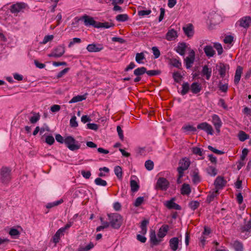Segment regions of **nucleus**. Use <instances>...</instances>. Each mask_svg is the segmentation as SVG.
<instances>
[{
    "label": "nucleus",
    "mask_w": 251,
    "mask_h": 251,
    "mask_svg": "<svg viewBox=\"0 0 251 251\" xmlns=\"http://www.w3.org/2000/svg\"><path fill=\"white\" fill-rule=\"evenodd\" d=\"M107 216L110 225L115 229H118L122 224V216L118 213L108 214Z\"/></svg>",
    "instance_id": "1"
},
{
    "label": "nucleus",
    "mask_w": 251,
    "mask_h": 251,
    "mask_svg": "<svg viewBox=\"0 0 251 251\" xmlns=\"http://www.w3.org/2000/svg\"><path fill=\"white\" fill-rule=\"evenodd\" d=\"M66 146L71 151H76L80 148V144L72 136H67L65 139Z\"/></svg>",
    "instance_id": "2"
},
{
    "label": "nucleus",
    "mask_w": 251,
    "mask_h": 251,
    "mask_svg": "<svg viewBox=\"0 0 251 251\" xmlns=\"http://www.w3.org/2000/svg\"><path fill=\"white\" fill-rule=\"evenodd\" d=\"M11 179V170L6 167H2L0 170V180L1 182L7 184Z\"/></svg>",
    "instance_id": "3"
},
{
    "label": "nucleus",
    "mask_w": 251,
    "mask_h": 251,
    "mask_svg": "<svg viewBox=\"0 0 251 251\" xmlns=\"http://www.w3.org/2000/svg\"><path fill=\"white\" fill-rule=\"evenodd\" d=\"M190 165L189 159L186 157L182 158L179 162V167L177 169L179 177H182L184 171L187 170Z\"/></svg>",
    "instance_id": "4"
},
{
    "label": "nucleus",
    "mask_w": 251,
    "mask_h": 251,
    "mask_svg": "<svg viewBox=\"0 0 251 251\" xmlns=\"http://www.w3.org/2000/svg\"><path fill=\"white\" fill-rule=\"evenodd\" d=\"M170 183L168 180L164 177H159L156 183L155 189L162 191H166L169 188Z\"/></svg>",
    "instance_id": "5"
},
{
    "label": "nucleus",
    "mask_w": 251,
    "mask_h": 251,
    "mask_svg": "<svg viewBox=\"0 0 251 251\" xmlns=\"http://www.w3.org/2000/svg\"><path fill=\"white\" fill-rule=\"evenodd\" d=\"M65 52V48L64 45H59L55 48L50 53L48 54L49 57H60Z\"/></svg>",
    "instance_id": "6"
},
{
    "label": "nucleus",
    "mask_w": 251,
    "mask_h": 251,
    "mask_svg": "<svg viewBox=\"0 0 251 251\" xmlns=\"http://www.w3.org/2000/svg\"><path fill=\"white\" fill-rule=\"evenodd\" d=\"M27 5L24 2H17L15 4H12L10 7V11L14 14H17L20 12L22 11L25 9Z\"/></svg>",
    "instance_id": "7"
},
{
    "label": "nucleus",
    "mask_w": 251,
    "mask_h": 251,
    "mask_svg": "<svg viewBox=\"0 0 251 251\" xmlns=\"http://www.w3.org/2000/svg\"><path fill=\"white\" fill-rule=\"evenodd\" d=\"M195 58V52L194 50H190L188 56L184 59V62L185 63L186 67L187 69L190 68L194 62Z\"/></svg>",
    "instance_id": "8"
},
{
    "label": "nucleus",
    "mask_w": 251,
    "mask_h": 251,
    "mask_svg": "<svg viewBox=\"0 0 251 251\" xmlns=\"http://www.w3.org/2000/svg\"><path fill=\"white\" fill-rule=\"evenodd\" d=\"M197 128L205 131L208 134H213L214 131L212 126L206 122L199 124L197 126Z\"/></svg>",
    "instance_id": "9"
},
{
    "label": "nucleus",
    "mask_w": 251,
    "mask_h": 251,
    "mask_svg": "<svg viewBox=\"0 0 251 251\" xmlns=\"http://www.w3.org/2000/svg\"><path fill=\"white\" fill-rule=\"evenodd\" d=\"M212 123L214 126L216 131L219 133L220 132V128L222 126V122L219 116L216 114L212 115Z\"/></svg>",
    "instance_id": "10"
},
{
    "label": "nucleus",
    "mask_w": 251,
    "mask_h": 251,
    "mask_svg": "<svg viewBox=\"0 0 251 251\" xmlns=\"http://www.w3.org/2000/svg\"><path fill=\"white\" fill-rule=\"evenodd\" d=\"M237 23L240 26L247 28L251 24V18L250 16L243 17L238 21Z\"/></svg>",
    "instance_id": "11"
},
{
    "label": "nucleus",
    "mask_w": 251,
    "mask_h": 251,
    "mask_svg": "<svg viewBox=\"0 0 251 251\" xmlns=\"http://www.w3.org/2000/svg\"><path fill=\"white\" fill-rule=\"evenodd\" d=\"M181 242V239H179L178 237H173L170 239L169 241V246L170 249L173 251H176L178 249L179 242Z\"/></svg>",
    "instance_id": "12"
},
{
    "label": "nucleus",
    "mask_w": 251,
    "mask_h": 251,
    "mask_svg": "<svg viewBox=\"0 0 251 251\" xmlns=\"http://www.w3.org/2000/svg\"><path fill=\"white\" fill-rule=\"evenodd\" d=\"M217 66L219 67V72L220 76L222 78L225 77L226 71H228L229 69V65L223 63H219Z\"/></svg>",
    "instance_id": "13"
},
{
    "label": "nucleus",
    "mask_w": 251,
    "mask_h": 251,
    "mask_svg": "<svg viewBox=\"0 0 251 251\" xmlns=\"http://www.w3.org/2000/svg\"><path fill=\"white\" fill-rule=\"evenodd\" d=\"M86 49L89 52H99L103 49V46L100 44H92L88 45Z\"/></svg>",
    "instance_id": "14"
},
{
    "label": "nucleus",
    "mask_w": 251,
    "mask_h": 251,
    "mask_svg": "<svg viewBox=\"0 0 251 251\" xmlns=\"http://www.w3.org/2000/svg\"><path fill=\"white\" fill-rule=\"evenodd\" d=\"M81 19L84 20V25L86 26L92 25L96 27L97 25V22H96L92 17H89L87 15H84L81 17Z\"/></svg>",
    "instance_id": "15"
},
{
    "label": "nucleus",
    "mask_w": 251,
    "mask_h": 251,
    "mask_svg": "<svg viewBox=\"0 0 251 251\" xmlns=\"http://www.w3.org/2000/svg\"><path fill=\"white\" fill-rule=\"evenodd\" d=\"M175 199H172L170 201H165L164 205L169 209L180 210L181 206L174 202Z\"/></svg>",
    "instance_id": "16"
},
{
    "label": "nucleus",
    "mask_w": 251,
    "mask_h": 251,
    "mask_svg": "<svg viewBox=\"0 0 251 251\" xmlns=\"http://www.w3.org/2000/svg\"><path fill=\"white\" fill-rule=\"evenodd\" d=\"M226 181L223 177L218 176L215 180L214 184L217 189L222 188L226 184Z\"/></svg>",
    "instance_id": "17"
},
{
    "label": "nucleus",
    "mask_w": 251,
    "mask_h": 251,
    "mask_svg": "<svg viewBox=\"0 0 251 251\" xmlns=\"http://www.w3.org/2000/svg\"><path fill=\"white\" fill-rule=\"evenodd\" d=\"M183 30L188 37H191L193 36L194 29L193 26L191 24H189L183 27Z\"/></svg>",
    "instance_id": "18"
},
{
    "label": "nucleus",
    "mask_w": 251,
    "mask_h": 251,
    "mask_svg": "<svg viewBox=\"0 0 251 251\" xmlns=\"http://www.w3.org/2000/svg\"><path fill=\"white\" fill-rule=\"evenodd\" d=\"M177 37L176 31L174 29H169L166 34V39L168 41H172Z\"/></svg>",
    "instance_id": "19"
},
{
    "label": "nucleus",
    "mask_w": 251,
    "mask_h": 251,
    "mask_svg": "<svg viewBox=\"0 0 251 251\" xmlns=\"http://www.w3.org/2000/svg\"><path fill=\"white\" fill-rule=\"evenodd\" d=\"M187 48L186 43H179L176 48V51L181 56H184Z\"/></svg>",
    "instance_id": "20"
},
{
    "label": "nucleus",
    "mask_w": 251,
    "mask_h": 251,
    "mask_svg": "<svg viewBox=\"0 0 251 251\" xmlns=\"http://www.w3.org/2000/svg\"><path fill=\"white\" fill-rule=\"evenodd\" d=\"M243 68L240 66L237 67L235 74L234 76V82L236 85H237L241 78V75L242 74Z\"/></svg>",
    "instance_id": "21"
},
{
    "label": "nucleus",
    "mask_w": 251,
    "mask_h": 251,
    "mask_svg": "<svg viewBox=\"0 0 251 251\" xmlns=\"http://www.w3.org/2000/svg\"><path fill=\"white\" fill-rule=\"evenodd\" d=\"M203 50L206 55L208 57H213L215 54V51L211 46H206Z\"/></svg>",
    "instance_id": "22"
},
{
    "label": "nucleus",
    "mask_w": 251,
    "mask_h": 251,
    "mask_svg": "<svg viewBox=\"0 0 251 251\" xmlns=\"http://www.w3.org/2000/svg\"><path fill=\"white\" fill-rule=\"evenodd\" d=\"M169 226L167 225H163L159 229L158 236L159 238L164 237L167 234L169 230Z\"/></svg>",
    "instance_id": "23"
},
{
    "label": "nucleus",
    "mask_w": 251,
    "mask_h": 251,
    "mask_svg": "<svg viewBox=\"0 0 251 251\" xmlns=\"http://www.w3.org/2000/svg\"><path fill=\"white\" fill-rule=\"evenodd\" d=\"M190 89L193 94H197L201 91V87L198 82H193L191 85Z\"/></svg>",
    "instance_id": "24"
},
{
    "label": "nucleus",
    "mask_w": 251,
    "mask_h": 251,
    "mask_svg": "<svg viewBox=\"0 0 251 251\" xmlns=\"http://www.w3.org/2000/svg\"><path fill=\"white\" fill-rule=\"evenodd\" d=\"M62 230L63 229L59 228L53 236L52 241L55 244L58 243L59 242L60 237L64 235V232Z\"/></svg>",
    "instance_id": "25"
},
{
    "label": "nucleus",
    "mask_w": 251,
    "mask_h": 251,
    "mask_svg": "<svg viewBox=\"0 0 251 251\" xmlns=\"http://www.w3.org/2000/svg\"><path fill=\"white\" fill-rule=\"evenodd\" d=\"M211 69L208 68V66L205 65L203 67L202 70V74L203 75L206 76L207 80H209L211 75Z\"/></svg>",
    "instance_id": "26"
},
{
    "label": "nucleus",
    "mask_w": 251,
    "mask_h": 251,
    "mask_svg": "<svg viewBox=\"0 0 251 251\" xmlns=\"http://www.w3.org/2000/svg\"><path fill=\"white\" fill-rule=\"evenodd\" d=\"M149 224V221L148 220L145 219L142 221L140 225L141 228V233L142 234H145L147 231V226Z\"/></svg>",
    "instance_id": "27"
},
{
    "label": "nucleus",
    "mask_w": 251,
    "mask_h": 251,
    "mask_svg": "<svg viewBox=\"0 0 251 251\" xmlns=\"http://www.w3.org/2000/svg\"><path fill=\"white\" fill-rule=\"evenodd\" d=\"M191 189L190 185L188 184L184 183L182 185L181 189V193L184 195H188L191 193Z\"/></svg>",
    "instance_id": "28"
},
{
    "label": "nucleus",
    "mask_w": 251,
    "mask_h": 251,
    "mask_svg": "<svg viewBox=\"0 0 251 251\" xmlns=\"http://www.w3.org/2000/svg\"><path fill=\"white\" fill-rule=\"evenodd\" d=\"M114 25L113 23H108V22H104V23H101V22H98L97 25L96 26V28H108L114 26Z\"/></svg>",
    "instance_id": "29"
},
{
    "label": "nucleus",
    "mask_w": 251,
    "mask_h": 251,
    "mask_svg": "<svg viewBox=\"0 0 251 251\" xmlns=\"http://www.w3.org/2000/svg\"><path fill=\"white\" fill-rule=\"evenodd\" d=\"M86 97L85 95H77L74 97L71 100L69 101V103H75L78 101H81L84 100H85Z\"/></svg>",
    "instance_id": "30"
},
{
    "label": "nucleus",
    "mask_w": 251,
    "mask_h": 251,
    "mask_svg": "<svg viewBox=\"0 0 251 251\" xmlns=\"http://www.w3.org/2000/svg\"><path fill=\"white\" fill-rule=\"evenodd\" d=\"M218 194V190H217L215 191L212 192V193H210L208 195L207 198H206V202L208 203H210L212 201H213L215 197H216Z\"/></svg>",
    "instance_id": "31"
},
{
    "label": "nucleus",
    "mask_w": 251,
    "mask_h": 251,
    "mask_svg": "<svg viewBox=\"0 0 251 251\" xmlns=\"http://www.w3.org/2000/svg\"><path fill=\"white\" fill-rule=\"evenodd\" d=\"M146 72V68L144 67L138 68L134 70V75L136 76H140Z\"/></svg>",
    "instance_id": "32"
},
{
    "label": "nucleus",
    "mask_w": 251,
    "mask_h": 251,
    "mask_svg": "<svg viewBox=\"0 0 251 251\" xmlns=\"http://www.w3.org/2000/svg\"><path fill=\"white\" fill-rule=\"evenodd\" d=\"M150 240L153 245H157L159 242V241H158L156 238L154 231L152 230L151 232Z\"/></svg>",
    "instance_id": "33"
},
{
    "label": "nucleus",
    "mask_w": 251,
    "mask_h": 251,
    "mask_svg": "<svg viewBox=\"0 0 251 251\" xmlns=\"http://www.w3.org/2000/svg\"><path fill=\"white\" fill-rule=\"evenodd\" d=\"M170 62L171 65L178 69H180L181 67V63L176 58L171 59Z\"/></svg>",
    "instance_id": "34"
},
{
    "label": "nucleus",
    "mask_w": 251,
    "mask_h": 251,
    "mask_svg": "<svg viewBox=\"0 0 251 251\" xmlns=\"http://www.w3.org/2000/svg\"><path fill=\"white\" fill-rule=\"evenodd\" d=\"M190 89L189 84L188 82H184L182 84V90L181 91V94L182 95H185L189 92Z\"/></svg>",
    "instance_id": "35"
},
{
    "label": "nucleus",
    "mask_w": 251,
    "mask_h": 251,
    "mask_svg": "<svg viewBox=\"0 0 251 251\" xmlns=\"http://www.w3.org/2000/svg\"><path fill=\"white\" fill-rule=\"evenodd\" d=\"M238 137L240 141L243 142L249 138V135L243 131H240L238 134Z\"/></svg>",
    "instance_id": "36"
},
{
    "label": "nucleus",
    "mask_w": 251,
    "mask_h": 251,
    "mask_svg": "<svg viewBox=\"0 0 251 251\" xmlns=\"http://www.w3.org/2000/svg\"><path fill=\"white\" fill-rule=\"evenodd\" d=\"M130 183L131 191L133 192H137L139 189V186L136 181L134 180H131Z\"/></svg>",
    "instance_id": "37"
},
{
    "label": "nucleus",
    "mask_w": 251,
    "mask_h": 251,
    "mask_svg": "<svg viewBox=\"0 0 251 251\" xmlns=\"http://www.w3.org/2000/svg\"><path fill=\"white\" fill-rule=\"evenodd\" d=\"M221 17L217 14H214L210 18L211 22L215 25L218 24L221 21Z\"/></svg>",
    "instance_id": "38"
},
{
    "label": "nucleus",
    "mask_w": 251,
    "mask_h": 251,
    "mask_svg": "<svg viewBox=\"0 0 251 251\" xmlns=\"http://www.w3.org/2000/svg\"><path fill=\"white\" fill-rule=\"evenodd\" d=\"M233 247L236 251H243V245L242 243L238 241H234Z\"/></svg>",
    "instance_id": "39"
},
{
    "label": "nucleus",
    "mask_w": 251,
    "mask_h": 251,
    "mask_svg": "<svg viewBox=\"0 0 251 251\" xmlns=\"http://www.w3.org/2000/svg\"><path fill=\"white\" fill-rule=\"evenodd\" d=\"M128 19V16L127 14H119L116 17V20L118 22H125Z\"/></svg>",
    "instance_id": "40"
},
{
    "label": "nucleus",
    "mask_w": 251,
    "mask_h": 251,
    "mask_svg": "<svg viewBox=\"0 0 251 251\" xmlns=\"http://www.w3.org/2000/svg\"><path fill=\"white\" fill-rule=\"evenodd\" d=\"M94 247L93 243L90 242L85 247L80 246L78 249V251H89Z\"/></svg>",
    "instance_id": "41"
},
{
    "label": "nucleus",
    "mask_w": 251,
    "mask_h": 251,
    "mask_svg": "<svg viewBox=\"0 0 251 251\" xmlns=\"http://www.w3.org/2000/svg\"><path fill=\"white\" fill-rule=\"evenodd\" d=\"M145 58L144 53H137L135 57L136 61L139 64L143 63L142 60Z\"/></svg>",
    "instance_id": "42"
},
{
    "label": "nucleus",
    "mask_w": 251,
    "mask_h": 251,
    "mask_svg": "<svg viewBox=\"0 0 251 251\" xmlns=\"http://www.w3.org/2000/svg\"><path fill=\"white\" fill-rule=\"evenodd\" d=\"M40 118V115L39 113H34V116L30 118L29 121L31 124H35L37 123Z\"/></svg>",
    "instance_id": "43"
},
{
    "label": "nucleus",
    "mask_w": 251,
    "mask_h": 251,
    "mask_svg": "<svg viewBox=\"0 0 251 251\" xmlns=\"http://www.w3.org/2000/svg\"><path fill=\"white\" fill-rule=\"evenodd\" d=\"M173 78L175 82L179 83L182 77L181 74L178 72H174L173 75Z\"/></svg>",
    "instance_id": "44"
},
{
    "label": "nucleus",
    "mask_w": 251,
    "mask_h": 251,
    "mask_svg": "<svg viewBox=\"0 0 251 251\" xmlns=\"http://www.w3.org/2000/svg\"><path fill=\"white\" fill-rule=\"evenodd\" d=\"M114 172L118 178H121L122 177V169L121 167L119 166L115 167L114 168Z\"/></svg>",
    "instance_id": "45"
},
{
    "label": "nucleus",
    "mask_w": 251,
    "mask_h": 251,
    "mask_svg": "<svg viewBox=\"0 0 251 251\" xmlns=\"http://www.w3.org/2000/svg\"><path fill=\"white\" fill-rule=\"evenodd\" d=\"M95 183L96 185L99 186H105L107 185V182L100 177L95 179Z\"/></svg>",
    "instance_id": "46"
},
{
    "label": "nucleus",
    "mask_w": 251,
    "mask_h": 251,
    "mask_svg": "<svg viewBox=\"0 0 251 251\" xmlns=\"http://www.w3.org/2000/svg\"><path fill=\"white\" fill-rule=\"evenodd\" d=\"M145 166L148 170L151 171L153 169L154 163L151 160H148L145 162Z\"/></svg>",
    "instance_id": "47"
},
{
    "label": "nucleus",
    "mask_w": 251,
    "mask_h": 251,
    "mask_svg": "<svg viewBox=\"0 0 251 251\" xmlns=\"http://www.w3.org/2000/svg\"><path fill=\"white\" fill-rule=\"evenodd\" d=\"M62 202H63V200L62 199H60L59 201L48 203L46 205V207L47 208H51L54 206H57V205L62 203Z\"/></svg>",
    "instance_id": "48"
},
{
    "label": "nucleus",
    "mask_w": 251,
    "mask_h": 251,
    "mask_svg": "<svg viewBox=\"0 0 251 251\" xmlns=\"http://www.w3.org/2000/svg\"><path fill=\"white\" fill-rule=\"evenodd\" d=\"M146 73L149 76H155L160 75L161 71L160 70H146Z\"/></svg>",
    "instance_id": "49"
},
{
    "label": "nucleus",
    "mask_w": 251,
    "mask_h": 251,
    "mask_svg": "<svg viewBox=\"0 0 251 251\" xmlns=\"http://www.w3.org/2000/svg\"><path fill=\"white\" fill-rule=\"evenodd\" d=\"M45 142L48 145H51L54 143L55 140L53 137L52 135H48L46 137Z\"/></svg>",
    "instance_id": "50"
},
{
    "label": "nucleus",
    "mask_w": 251,
    "mask_h": 251,
    "mask_svg": "<svg viewBox=\"0 0 251 251\" xmlns=\"http://www.w3.org/2000/svg\"><path fill=\"white\" fill-rule=\"evenodd\" d=\"M192 152L194 154L202 156L203 153L201 149L198 147H194L192 148Z\"/></svg>",
    "instance_id": "51"
},
{
    "label": "nucleus",
    "mask_w": 251,
    "mask_h": 251,
    "mask_svg": "<svg viewBox=\"0 0 251 251\" xmlns=\"http://www.w3.org/2000/svg\"><path fill=\"white\" fill-rule=\"evenodd\" d=\"M144 200V198L143 197H139L137 198L135 201L134 205L135 207L139 206L143 202Z\"/></svg>",
    "instance_id": "52"
},
{
    "label": "nucleus",
    "mask_w": 251,
    "mask_h": 251,
    "mask_svg": "<svg viewBox=\"0 0 251 251\" xmlns=\"http://www.w3.org/2000/svg\"><path fill=\"white\" fill-rule=\"evenodd\" d=\"M207 172L210 175L213 176H216L217 173L216 168L212 166H210L207 168Z\"/></svg>",
    "instance_id": "53"
},
{
    "label": "nucleus",
    "mask_w": 251,
    "mask_h": 251,
    "mask_svg": "<svg viewBox=\"0 0 251 251\" xmlns=\"http://www.w3.org/2000/svg\"><path fill=\"white\" fill-rule=\"evenodd\" d=\"M193 180L195 183H197L200 181V178L199 176V173L197 171H194L193 172Z\"/></svg>",
    "instance_id": "54"
},
{
    "label": "nucleus",
    "mask_w": 251,
    "mask_h": 251,
    "mask_svg": "<svg viewBox=\"0 0 251 251\" xmlns=\"http://www.w3.org/2000/svg\"><path fill=\"white\" fill-rule=\"evenodd\" d=\"M9 234L11 236L14 237L18 236L20 234V233L17 229L11 228L9 232Z\"/></svg>",
    "instance_id": "55"
},
{
    "label": "nucleus",
    "mask_w": 251,
    "mask_h": 251,
    "mask_svg": "<svg viewBox=\"0 0 251 251\" xmlns=\"http://www.w3.org/2000/svg\"><path fill=\"white\" fill-rule=\"evenodd\" d=\"M214 48L217 50L219 55L222 54L223 49L222 45L219 43H215L214 45Z\"/></svg>",
    "instance_id": "56"
},
{
    "label": "nucleus",
    "mask_w": 251,
    "mask_h": 251,
    "mask_svg": "<svg viewBox=\"0 0 251 251\" xmlns=\"http://www.w3.org/2000/svg\"><path fill=\"white\" fill-rule=\"evenodd\" d=\"M219 88L222 92L226 93L228 89V84H224L222 82H220L219 84Z\"/></svg>",
    "instance_id": "57"
},
{
    "label": "nucleus",
    "mask_w": 251,
    "mask_h": 251,
    "mask_svg": "<svg viewBox=\"0 0 251 251\" xmlns=\"http://www.w3.org/2000/svg\"><path fill=\"white\" fill-rule=\"evenodd\" d=\"M70 123L71 127H76L78 126V124L76 122V118L75 116L71 118Z\"/></svg>",
    "instance_id": "58"
},
{
    "label": "nucleus",
    "mask_w": 251,
    "mask_h": 251,
    "mask_svg": "<svg viewBox=\"0 0 251 251\" xmlns=\"http://www.w3.org/2000/svg\"><path fill=\"white\" fill-rule=\"evenodd\" d=\"M200 205V203L197 201H192L189 203L190 207L193 210L196 209Z\"/></svg>",
    "instance_id": "59"
},
{
    "label": "nucleus",
    "mask_w": 251,
    "mask_h": 251,
    "mask_svg": "<svg viewBox=\"0 0 251 251\" xmlns=\"http://www.w3.org/2000/svg\"><path fill=\"white\" fill-rule=\"evenodd\" d=\"M69 70V68H66L64 69H63V70H62L61 71H60V72H59L58 73L57 75H56L57 78H60L62 77L63 75H64L66 74H67L68 73Z\"/></svg>",
    "instance_id": "60"
},
{
    "label": "nucleus",
    "mask_w": 251,
    "mask_h": 251,
    "mask_svg": "<svg viewBox=\"0 0 251 251\" xmlns=\"http://www.w3.org/2000/svg\"><path fill=\"white\" fill-rule=\"evenodd\" d=\"M185 131H193L195 132L196 131V128L193 126H192L188 125L186 126H183L182 128Z\"/></svg>",
    "instance_id": "61"
},
{
    "label": "nucleus",
    "mask_w": 251,
    "mask_h": 251,
    "mask_svg": "<svg viewBox=\"0 0 251 251\" xmlns=\"http://www.w3.org/2000/svg\"><path fill=\"white\" fill-rule=\"evenodd\" d=\"M152 50L154 55L155 58H157L159 57L160 55V52L158 49L156 47H153L152 48Z\"/></svg>",
    "instance_id": "62"
},
{
    "label": "nucleus",
    "mask_w": 251,
    "mask_h": 251,
    "mask_svg": "<svg viewBox=\"0 0 251 251\" xmlns=\"http://www.w3.org/2000/svg\"><path fill=\"white\" fill-rule=\"evenodd\" d=\"M243 230L251 232V220H250L243 227Z\"/></svg>",
    "instance_id": "63"
},
{
    "label": "nucleus",
    "mask_w": 251,
    "mask_h": 251,
    "mask_svg": "<svg viewBox=\"0 0 251 251\" xmlns=\"http://www.w3.org/2000/svg\"><path fill=\"white\" fill-rule=\"evenodd\" d=\"M53 38V36L52 35H46L45 36L42 44H46L48 42L51 41Z\"/></svg>",
    "instance_id": "64"
}]
</instances>
